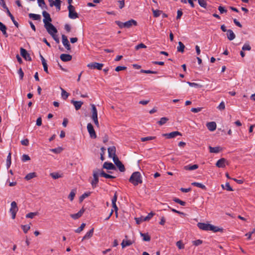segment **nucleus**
Returning <instances> with one entry per match:
<instances>
[{"instance_id": "nucleus-1", "label": "nucleus", "mask_w": 255, "mask_h": 255, "mask_svg": "<svg viewBox=\"0 0 255 255\" xmlns=\"http://www.w3.org/2000/svg\"><path fill=\"white\" fill-rule=\"evenodd\" d=\"M129 181L134 186L142 183L141 174L139 172H133L129 179Z\"/></svg>"}, {"instance_id": "nucleus-2", "label": "nucleus", "mask_w": 255, "mask_h": 255, "mask_svg": "<svg viewBox=\"0 0 255 255\" xmlns=\"http://www.w3.org/2000/svg\"><path fill=\"white\" fill-rule=\"evenodd\" d=\"M100 175V170L96 169L93 171V179L91 181V184L93 188L97 187L99 182V176Z\"/></svg>"}, {"instance_id": "nucleus-3", "label": "nucleus", "mask_w": 255, "mask_h": 255, "mask_svg": "<svg viewBox=\"0 0 255 255\" xmlns=\"http://www.w3.org/2000/svg\"><path fill=\"white\" fill-rule=\"evenodd\" d=\"M69 17L71 19H76L78 17V14L75 10V7L72 5H68Z\"/></svg>"}, {"instance_id": "nucleus-4", "label": "nucleus", "mask_w": 255, "mask_h": 255, "mask_svg": "<svg viewBox=\"0 0 255 255\" xmlns=\"http://www.w3.org/2000/svg\"><path fill=\"white\" fill-rule=\"evenodd\" d=\"M18 208L17 206V204L15 201H13L11 203V207L10 209V212L11 214L12 219H14L15 218L16 214L18 211Z\"/></svg>"}, {"instance_id": "nucleus-5", "label": "nucleus", "mask_w": 255, "mask_h": 255, "mask_svg": "<svg viewBox=\"0 0 255 255\" xmlns=\"http://www.w3.org/2000/svg\"><path fill=\"white\" fill-rule=\"evenodd\" d=\"M44 27L46 28L47 31L50 35L56 34L57 32V29L51 23L49 24H46V25H44Z\"/></svg>"}, {"instance_id": "nucleus-6", "label": "nucleus", "mask_w": 255, "mask_h": 255, "mask_svg": "<svg viewBox=\"0 0 255 255\" xmlns=\"http://www.w3.org/2000/svg\"><path fill=\"white\" fill-rule=\"evenodd\" d=\"M103 66V64L98 62H91L87 65V67L91 69L98 70H101Z\"/></svg>"}, {"instance_id": "nucleus-7", "label": "nucleus", "mask_w": 255, "mask_h": 255, "mask_svg": "<svg viewBox=\"0 0 255 255\" xmlns=\"http://www.w3.org/2000/svg\"><path fill=\"white\" fill-rule=\"evenodd\" d=\"M87 130L91 138H96L97 137L96 132L94 129L93 125L91 123L87 125Z\"/></svg>"}, {"instance_id": "nucleus-8", "label": "nucleus", "mask_w": 255, "mask_h": 255, "mask_svg": "<svg viewBox=\"0 0 255 255\" xmlns=\"http://www.w3.org/2000/svg\"><path fill=\"white\" fill-rule=\"evenodd\" d=\"M177 135L181 136L182 134L181 132L178 131H175L168 133H163L162 134L163 136H164L167 138H172L176 137Z\"/></svg>"}, {"instance_id": "nucleus-9", "label": "nucleus", "mask_w": 255, "mask_h": 255, "mask_svg": "<svg viewBox=\"0 0 255 255\" xmlns=\"http://www.w3.org/2000/svg\"><path fill=\"white\" fill-rule=\"evenodd\" d=\"M42 15L44 17L43 21L44 23V25H46V24H49L50 23V22L52 21V19H51L50 15L48 12H47L46 11H43L42 12Z\"/></svg>"}, {"instance_id": "nucleus-10", "label": "nucleus", "mask_w": 255, "mask_h": 255, "mask_svg": "<svg viewBox=\"0 0 255 255\" xmlns=\"http://www.w3.org/2000/svg\"><path fill=\"white\" fill-rule=\"evenodd\" d=\"M20 54L22 57L27 61H31V58L27 51L23 48L20 49Z\"/></svg>"}, {"instance_id": "nucleus-11", "label": "nucleus", "mask_w": 255, "mask_h": 255, "mask_svg": "<svg viewBox=\"0 0 255 255\" xmlns=\"http://www.w3.org/2000/svg\"><path fill=\"white\" fill-rule=\"evenodd\" d=\"M62 43H63V45L65 46V47L66 48V49L68 51H70L71 50V46H70L69 42L67 39V36H65V35L63 34L62 35Z\"/></svg>"}, {"instance_id": "nucleus-12", "label": "nucleus", "mask_w": 255, "mask_h": 255, "mask_svg": "<svg viewBox=\"0 0 255 255\" xmlns=\"http://www.w3.org/2000/svg\"><path fill=\"white\" fill-rule=\"evenodd\" d=\"M197 227L201 230L204 231H210L211 224L204 223H198Z\"/></svg>"}, {"instance_id": "nucleus-13", "label": "nucleus", "mask_w": 255, "mask_h": 255, "mask_svg": "<svg viewBox=\"0 0 255 255\" xmlns=\"http://www.w3.org/2000/svg\"><path fill=\"white\" fill-rule=\"evenodd\" d=\"M226 163L228 164L227 160L224 158H222L217 161L216 165L219 168H224L226 166Z\"/></svg>"}, {"instance_id": "nucleus-14", "label": "nucleus", "mask_w": 255, "mask_h": 255, "mask_svg": "<svg viewBox=\"0 0 255 255\" xmlns=\"http://www.w3.org/2000/svg\"><path fill=\"white\" fill-rule=\"evenodd\" d=\"M137 25L136 21L132 19L125 22V28H130L132 25L136 26Z\"/></svg>"}, {"instance_id": "nucleus-15", "label": "nucleus", "mask_w": 255, "mask_h": 255, "mask_svg": "<svg viewBox=\"0 0 255 255\" xmlns=\"http://www.w3.org/2000/svg\"><path fill=\"white\" fill-rule=\"evenodd\" d=\"M103 167L108 170H116V166L111 162H105Z\"/></svg>"}, {"instance_id": "nucleus-16", "label": "nucleus", "mask_w": 255, "mask_h": 255, "mask_svg": "<svg viewBox=\"0 0 255 255\" xmlns=\"http://www.w3.org/2000/svg\"><path fill=\"white\" fill-rule=\"evenodd\" d=\"M60 58L61 60L63 62H68L71 60L72 56L68 54H61Z\"/></svg>"}, {"instance_id": "nucleus-17", "label": "nucleus", "mask_w": 255, "mask_h": 255, "mask_svg": "<svg viewBox=\"0 0 255 255\" xmlns=\"http://www.w3.org/2000/svg\"><path fill=\"white\" fill-rule=\"evenodd\" d=\"M108 151L109 157L110 158H112V157L116 155V148L115 146H112L109 147L108 148Z\"/></svg>"}, {"instance_id": "nucleus-18", "label": "nucleus", "mask_w": 255, "mask_h": 255, "mask_svg": "<svg viewBox=\"0 0 255 255\" xmlns=\"http://www.w3.org/2000/svg\"><path fill=\"white\" fill-rule=\"evenodd\" d=\"M55 0V2H54V1L52 0L50 3V6L51 7H52L54 5L55 6L57 10L59 11L61 9V1L60 0Z\"/></svg>"}, {"instance_id": "nucleus-19", "label": "nucleus", "mask_w": 255, "mask_h": 255, "mask_svg": "<svg viewBox=\"0 0 255 255\" xmlns=\"http://www.w3.org/2000/svg\"><path fill=\"white\" fill-rule=\"evenodd\" d=\"M206 126L208 129L211 131H214L217 127L216 123L214 122L207 123Z\"/></svg>"}, {"instance_id": "nucleus-20", "label": "nucleus", "mask_w": 255, "mask_h": 255, "mask_svg": "<svg viewBox=\"0 0 255 255\" xmlns=\"http://www.w3.org/2000/svg\"><path fill=\"white\" fill-rule=\"evenodd\" d=\"M6 29L7 27L6 26L2 23L0 21V30L2 32L3 35L5 37H8V34L6 32Z\"/></svg>"}, {"instance_id": "nucleus-21", "label": "nucleus", "mask_w": 255, "mask_h": 255, "mask_svg": "<svg viewBox=\"0 0 255 255\" xmlns=\"http://www.w3.org/2000/svg\"><path fill=\"white\" fill-rule=\"evenodd\" d=\"M71 103L73 104L76 110H79L83 104V102L82 101H76L74 100L71 101Z\"/></svg>"}, {"instance_id": "nucleus-22", "label": "nucleus", "mask_w": 255, "mask_h": 255, "mask_svg": "<svg viewBox=\"0 0 255 255\" xmlns=\"http://www.w3.org/2000/svg\"><path fill=\"white\" fill-rule=\"evenodd\" d=\"M209 151L211 153H218L222 150V148L219 146L211 147L209 146Z\"/></svg>"}, {"instance_id": "nucleus-23", "label": "nucleus", "mask_w": 255, "mask_h": 255, "mask_svg": "<svg viewBox=\"0 0 255 255\" xmlns=\"http://www.w3.org/2000/svg\"><path fill=\"white\" fill-rule=\"evenodd\" d=\"M94 233V228L91 229L89 232H88L83 237L82 241H84V240L88 239L91 238L93 235Z\"/></svg>"}, {"instance_id": "nucleus-24", "label": "nucleus", "mask_w": 255, "mask_h": 255, "mask_svg": "<svg viewBox=\"0 0 255 255\" xmlns=\"http://www.w3.org/2000/svg\"><path fill=\"white\" fill-rule=\"evenodd\" d=\"M210 231H212L214 233L218 232H223L224 229L223 228H220L217 226H215L211 224Z\"/></svg>"}, {"instance_id": "nucleus-25", "label": "nucleus", "mask_w": 255, "mask_h": 255, "mask_svg": "<svg viewBox=\"0 0 255 255\" xmlns=\"http://www.w3.org/2000/svg\"><path fill=\"white\" fill-rule=\"evenodd\" d=\"M236 35L233 30L228 29L227 30V37L229 40H232L235 38Z\"/></svg>"}, {"instance_id": "nucleus-26", "label": "nucleus", "mask_w": 255, "mask_h": 255, "mask_svg": "<svg viewBox=\"0 0 255 255\" xmlns=\"http://www.w3.org/2000/svg\"><path fill=\"white\" fill-rule=\"evenodd\" d=\"M198 168V165L197 164L194 165H186L184 167V169L186 170H193L197 169Z\"/></svg>"}, {"instance_id": "nucleus-27", "label": "nucleus", "mask_w": 255, "mask_h": 255, "mask_svg": "<svg viewBox=\"0 0 255 255\" xmlns=\"http://www.w3.org/2000/svg\"><path fill=\"white\" fill-rule=\"evenodd\" d=\"M100 176L104 177L105 178H106L114 179L116 178L115 176L107 174L104 171L101 170H100Z\"/></svg>"}, {"instance_id": "nucleus-28", "label": "nucleus", "mask_w": 255, "mask_h": 255, "mask_svg": "<svg viewBox=\"0 0 255 255\" xmlns=\"http://www.w3.org/2000/svg\"><path fill=\"white\" fill-rule=\"evenodd\" d=\"M36 173L35 172H31L27 174L24 177L26 180H29L35 177H36Z\"/></svg>"}, {"instance_id": "nucleus-29", "label": "nucleus", "mask_w": 255, "mask_h": 255, "mask_svg": "<svg viewBox=\"0 0 255 255\" xmlns=\"http://www.w3.org/2000/svg\"><path fill=\"white\" fill-rule=\"evenodd\" d=\"M28 16L30 18H32L35 20H40L41 19V16L39 14L34 13H29Z\"/></svg>"}, {"instance_id": "nucleus-30", "label": "nucleus", "mask_w": 255, "mask_h": 255, "mask_svg": "<svg viewBox=\"0 0 255 255\" xmlns=\"http://www.w3.org/2000/svg\"><path fill=\"white\" fill-rule=\"evenodd\" d=\"M7 14H8V15L10 17V19H11V20L12 21L13 24H14V25L18 27V26H19V24L18 23V22L17 21H16L14 19V18L13 17V16L12 15V14L10 13V11L9 10V9H7Z\"/></svg>"}, {"instance_id": "nucleus-31", "label": "nucleus", "mask_w": 255, "mask_h": 255, "mask_svg": "<svg viewBox=\"0 0 255 255\" xmlns=\"http://www.w3.org/2000/svg\"><path fill=\"white\" fill-rule=\"evenodd\" d=\"M140 236L143 237V241L146 242H149L150 241V237L148 235V233H140Z\"/></svg>"}, {"instance_id": "nucleus-32", "label": "nucleus", "mask_w": 255, "mask_h": 255, "mask_svg": "<svg viewBox=\"0 0 255 255\" xmlns=\"http://www.w3.org/2000/svg\"><path fill=\"white\" fill-rule=\"evenodd\" d=\"M184 48H185V46L183 44V43L182 42L179 41L178 42V46L177 48V51L178 52L183 53L184 51Z\"/></svg>"}, {"instance_id": "nucleus-33", "label": "nucleus", "mask_w": 255, "mask_h": 255, "mask_svg": "<svg viewBox=\"0 0 255 255\" xmlns=\"http://www.w3.org/2000/svg\"><path fill=\"white\" fill-rule=\"evenodd\" d=\"M132 242L130 240H127V241L123 240L121 244V245L122 246V248H124L127 246H129L132 245Z\"/></svg>"}, {"instance_id": "nucleus-34", "label": "nucleus", "mask_w": 255, "mask_h": 255, "mask_svg": "<svg viewBox=\"0 0 255 255\" xmlns=\"http://www.w3.org/2000/svg\"><path fill=\"white\" fill-rule=\"evenodd\" d=\"M92 115V117H98L97 109L94 104L91 105Z\"/></svg>"}, {"instance_id": "nucleus-35", "label": "nucleus", "mask_w": 255, "mask_h": 255, "mask_svg": "<svg viewBox=\"0 0 255 255\" xmlns=\"http://www.w3.org/2000/svg\"><path fill=\"white\" fill-rule=\"evenodd\" d=\"M191 184L194 186H196V187L200 188L202 189H204V190L206 189V186L202 184V183L195 182L192 183Z\"/></svg>"}, {"instance_id": "nucleus-36", "label": "nucleus", "mask_w": 255, "mask_h": 255, "mask_svg": "<svg viewBox=\"0 0 255 255\" xmlns=\"http://www.w3.org/2000/svg\"><path fill=\"white\" fill-rule=\"evenodd\" d=\"M76 189H73L72 190V191L70 192L69 196H68V199L71 201H73L74 198V197L75 196V194H76Z\"/></svg>"}, {"instance_id": "nucleus-37", "label": "nucleus", "mask_w": 255, "mask_h": 255, "mask_svg": "<svg viewBox=\"0 0 255 255\" xmlns=\"http://www.w3.org/2000/svg\"><path fill=\"white\" fill-rule=\"evenodd\" d=\"M168 120L169 119L166 117L161 118L160 121L157 122V124L160 126H162L165 124L168 121Z\"/></svg>"}, {"instance_id": "nucleus-38", "label": "nucleus", "mask_w": 255, "mask_h": 255, "mask_svg": "<svg viewBox=\"0 0 255 255\" xmlns=\"http://www.w3.org/2000/svg\"><path fill=\"white\" fill-rule=\"evenodd\" d=\"M116 165L118 167L119 170L121 172H124L125 171V167L124 165L120 161L119 163H118Z\"/></svg>"}, {"instance_id": "nucleus-39", "label": "nucleus", "mask_w": 255, "mask_h": 255, "mask_svg": "<svg viewBox=\"0 0 255 255\" xmlns=\"http://www.w3.org/2000/svg\"><path fill=\"white\" fill-rule=\"evenodd\" d=\"M50 175L54 179H58L62 177V174H60L58 172H53L50 174Z\"/></svg>"}, {"instance_id": "nucleus-40", "label": "nucleus", "mask_w": 255, "mask_h": 255, "mask_svg": "<svg viewBox=\"0 0 255 255\" xmlns=\"http://www.w3.org/2000/svg\"><path fill=\"white\" fill-rule=\"evenodd\" d=\"M61 90L62 91L61 96L63 99L66 100L68 97L69 94L67 93L65 90L61 88Z\"/></svg>"}, {"instance_id": "nucleus-41", "label": "nucleus", "mask_w": 255, "mask_h": 255, "mask_svg": "<svg viewBox=\"0 0 255 255\" xmlns=\"http://www.w3.org/2000/svg\"><path fill=\"white\" fill-rule=\"evenodd\" d=\"M91 193L90 192L84 193L83 194H82L80 197V198H79V201L80 202H82L85 198H86V197H88V196H89L90 195Z\"/></svg>"}, {"instance_id": "nucleus-42", "label": "nucleus", "mask_w": 255, "mask_h": 255, "mask_svg": "<svg viewBox=\"0 0 255 255\" xmlns=\"http://www.w3.org/2000/svg\"><path fill=\"white\" fill-rule=\"evenodd\" d=\"M152 11L153 12V16L155 17H158L162 12V11H161V10H158V9L155 10L153 8H152Z\"/></svg>"}, {"instance_id": "nucleus-43", "label": "nucleus", "mask_w": 255, "mask_h": 255, "mask_svg": "<svg viewBox=\"0 0 255 255\" xmlns=\"http://www.w3.org/2000/svg\"><path fill=\"white\" fill-rule=\"evenodd\" d=\"M198 2L201 7L206 8L207 4L206 0H198Z\"/></svg>"}, {"instance_id": "nucleus-44", "label": "nucleus", "mask_w": 255, "mask_h": 255, "mask_svg": "<svg viewBox=\"0 0 255 255\" xmlns=\"http://www.w3.org/2000/svg\"><path fill=\"white\" fill-rule=\"evenodd\" d=\"M37 2L39 6L41 7V8H47L44 0H37Z\"/></svg>"}, {"instance_id": "nucleus-45", "label": "nucleus", "mask_w": 255, "mask_h": 255, "mask_svg": "<svg viewBox=\"0 0 255 255\" xmlns=\"http://www.w3.org/2000/svg\"><path fill=\"white\" fill-rule=\"evenodd\" d=\"M173 200L177 203H178L180 205H181V206H185L186 205V202H184V201H183L181 200H180L178 198H174Z\"/></svg>"}, {"instance_id": "nucleus-46", "label": "nucleus", "mask_w": 255, "mask_h": 255, "mask_svg": "<svg viewBox=\"0 0 255 255\" xmlns=\"http://www.w3.org/2000/svg\"><path fill=\"white\" fill-rule=\"evenodd\" d=\"M86 224L82 223L81 226L75 230V232L77 233H80L81 231L83 230L84 228L85 227Z\"/></svg>"}, {"instance_id": "nucleus-47", "label": "nucleus", "mask_w": 255, "mask_h": 255, "mask_svg": "<svg viewBox=\"0 0 255 255\" xmlns=\"http://www.w3.org/2000/svg\"><path fill=\"white\" fill-rule=\"evenodd\" d=\"M11 165V153H9L6 159V166L7 168H8Z\"/></svg>"}, {"instance_id": "nucleus-48", "label": "nucleus", "mask_w": 255, "mask_h": 255, "mask_svg": "<svg viewBox=\"0 0 255 255\" xmlns=\"http://www.w3.org/2000/svg\"><path fill=\"white\" fill-rule=\"evenodd\" d=\"M154 215L155 214L153 212H151L147 216L144 217L143 220H146V221H149Z\"/></svg>"}, {"instance_id": "nucleus-49", "label": "nucleus", "mask_w": 255, "mask_h": 255, "mask_svg": "<svg viewBox=\"0 0 255 255\" xmlns=\"http://www.w3.org/2000/svg\"><path fill=\"white\" fill-rule=\"evenodd\" d=\"M38 212H30L26 215V217L27 218L32 219L34 216L37 215Z\"/></svg>"}, {"instance_id": "nucleus-50", "label": "nucleus", "mask_w": 255, "mask_h": 255, "mask_svg": "<svg viewBox=\"0 0 255 255\" xmlns=\"http://www.w3.org/2000/svg\"><path fill=\"white\" fill-rule=\"evenodd\" d=\"M21 228L24 233H26L30 229V226L29 225H22Z\"/></svg>"}, {"instance_id": "nucleus-51", "label": "nucleus", "mask_w": 255, "mask_h": 255, "mask_svg": "<svg viewBox=\"0 0 255 255\" xmlns=\"http://www.w3.org/2000/svg\"><path fill=\"white\" fill-rule=\"evenodd\" d=\"M140 72L141 73H146V74H157V71H151V70H141L140 71Z\"/></svg>"}, {"instance_id": "nucleus-52", "label": "nucleus", "mask_w": 255, "mask_h": 255, "mask_svg": "<svg viewBox=\"0 0 255 255\" xmlns=\"http://www.w3.org/2000/svg\"><path fill=\"white\" fill-rule=\"evenodd\" d=\"M155 138V136H147L144 137H141V140L142 141H146L150 140H152Z\"/></svg>"}, {"instance_id": "nucleus-53", "label": "nucleus", "mask_w": 255, "mask_h": 255, "mask_svg": "<svg viewBox=\"0 0 255 255\" xmlns=\"http://www.w3.org/2000/svg\"><path fill=\"white\" fill-rule=\"evenodd\" d=\"M144 218V217H143V216H141L139 218H135V220L136 221V224H139L142 222L146 221V220H143Z\"/></svg>"}, {"instance_id": "nucleus-54", "label": "nucleus", "mask_w": 255, "mask_h": 255, "mask_svg": "<svg viewBox=\"0 0 255 255\" xmlns=\"http://www.w3.org/2000/svg\"><path fill=\"white\" fill-rule=\"evenodd\" d=\"M50 150L54 153H59L62 151V148L61 147H58L56 148L51 149Z\"/></svg>"}, {"instance_id": "nucleus-55", "label": "nucleus", "mask_w": 255, "mask_h": 255, "mask_svg": "<svg viewBox=\"0 0 255 255\" xmlns=\"http://www.w3.org/2000/svg\"><path fill=\"white\" fill-rule=\"evenodd\" d=\"M187 84L191 87H194L196 88H201L202 87L201 85L195 83L188 82Z\"/></svg>"}, {"instance_id": "nucleus-56", "label": "nucleus", "mask_w": 255, "mask_h": 255, "mask_svg": "<svg viewBox=\"0 0 255 255\" xmlns=\"http://www.w3.org/2000/svg\"><path fill=\"white\" fill-rule=\"evenodd\" d=\"M203 243V241L201 240H195V241H193L192 242V244L193 245L195 246H198L201 244H202Z\"/></svg>"}, {"instance_id": "nucleus-57", "label": "nucleus", "mask_w": 255, "mask_h": 255, "mask_svg": "<svg viewBox=\"0 0 255 255\" xmlns=\"http://www.w3.org/2000/svg\"><path fill=\"white\" fill-rule=\"evenodd\" d=\"M251 49V47L249 44H245L244 46L242 47V50L245 51V50H250Z\"/></svg>"}, {"instance_id": "nucleus-58", "label": "nucleus", "mask_w": 255, "mask_h": 255, "mask_svg": "<svg viewBox=\"0 0 255 255\" xmlns=\"http://www.w3.org/2000/svg\"><path fill=\"white\" fill-rule=\"evenodd\" d=\"M70 216L74 219H77L78 218H79L80 217H81L82 216L80 215V213H79V212H78L76 214H71L70 215Z\"/></svg>"}, {"instance_id": "nucleus-59", "label": "nucleus", "mask_w": 255, "mask_h": 255, "mask_svg": "<svg viewBox=\"0 0 255 255\" xmlns=\"http://www.w3.org/2000/svg\"><path fill=\"white\" fill-rule=\"evenodd\" d=\"M116 23L119 26V27L121 28H125V22H121L120 21H116Z\"/></svg>"}, {"instance_id": "nucleus-60", "label": "nucleus", "mask_w": 255, "mask_h": 255, "mask_svg": "<svg viewBox=\"0 0 255 255\" xmlns=\"http://www.w3.org/2000/svg\"><path fill=\"white\" fill-rule=\"evenodd\" d=\"M22 159V161L23 162H25L26 161L30 160V157L28 155H27V154H23L22 156V159Z\"/></svg>"}, {"instance_id": "nucleus-61", "label": "nucleus", "mask_w": 255, "mask_h": 255, "mask_svg": "<svg viewBox=\"0 0 255 255\" xmlns=\"http://www.w3.org/2000/svg\"><path fill=\"white\" fill-rule=\"evenodd\" d=\"M217 108L221 111L224 110L225 109V105L224 102H222L218 106Z\"/></svg>"}, {"instance_id": "nucleus-62", "label": "nucleus", "mask_w": 255, "mask_h": 255, "mask_svg": "<svg viewBox=\"0 0 255 255\" xmlns=\"http://www.w3.org/2000/svg\"><path fill=\"white\" fill-rule=\"evenodd\" d=\"M146 48V46L145 44H144L143 43L139 44L135 46L136 50H138L140 48Z\"/></svg>"}, {"instance_id": "nucleus-63", "label": "nucleus", "mask_w": 255, "mask_h": 255, "mask_svg": "<svg viewBox=\"0 0 255 255\" xmlns=\"http://www.w3.org/2000/svg\"><path fill=\"white\" fill-rule=\"evenodd\" d=\"M225 190L229 191H233V188L230 186L229 182H227L225 184Z\"/></svg>"}, {"instance_id": "nucleus-64", "label": "nucleus", "mask_w": 255, "mask_h": 255, "mask_svg": "<svg viewBox=\"0 0 255 255\" xmlns=\"http://www.w3.org/2000/svg\"><path fill=\"white\" fill-rule=\"evenodd\" d=\"M218 10H219L220 12L222 14L224 13H226L227 11V9H226L225 8V7H224L222 6H219L218 7Z\"/></svg>"}]
</instances>
